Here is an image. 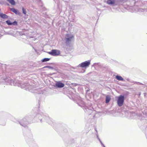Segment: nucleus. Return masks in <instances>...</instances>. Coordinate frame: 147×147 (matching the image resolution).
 <instances>
[{
	"label": "nucleus",
	"mask_w": 147,
	"mask_h": 147,
	"mask_svg": "<svg viewBox=\"0 0 147 147\" xmlns=\"http://www.w3.org/2000/svg\"><path fill=\"white\" fill-rule=\"evenodd\" d=\"M5 83L7 85L18 86L32 93L40 94L41 92L40 89L36 88L35 85H30L27 82H20L16 80H13L9 77H6L3 78L0 76V84Z\"/></svg>",
	"instance_id": "1"
},
{
	"label": "nucleus",
	"mask_w": 147,
	"mask_h": 147,
	"mask_svg": "<svg viewBox=\"0 0 147 147\" xmlns=\"http://www.w3.org/2000/svg\"><path fill=\"white\" fill-rule=\"evenodd\" d=\"M37 118L38 119L41 123L45 121L51 125L53 123L52 119L49 116L44 115L42 113L37 114L34 118L35 120Z\"/></svg>",
	"instance_id": "2"
},
{
	"label": "nucleus",
	"mask_w": 147,
	"mask_h": 147,
	"mask_svg": "<svg viewBox=\"0 0 147 147\" xmlns=\"http://www.w3.org/2000/svg\"><path fill=\"white\" fill-rule=\"evenodd\" d=\"M15 122L19 123L22 126L27 127L28 124L32 123V119L30 117L26 116L19 121H14Z\"/></svg>",
	"instance_id": "3"
},
{
	"label": "nucleus",
	"mask_w": 147,
	"mask_h": 147,
	"mask_svg": "<svg viewBox=\"0 0 147 147\" xmlns=\"http://www.w3.org/2000/svg\"><path fill=\"white\" fill-rule=\"evenodd\" d=\"M74 38L73 35L70 34H66L64 38L65 43L67 46H69L72 41L74 40Z\"/></svg>",
	"instance_id": "4"
},
{
	"label": "nucleus",
	"mask_w": 147,
	"mask_h": 147,
	"mask_svg": "<svg viewBox=\"0 0 147 147\" xmlns=\"http://www.w3.org/2000/svg\"><path fill=\"white\" fill-rule=\"evenodd\" d=\"M82 104L80 105L79 103L77 104L80 106L84 107V109L85 112L87 113L88 114L90 115L92 112V109H93L92 107H90V108H88V107L86 106L83 101H81Z\"/></svg>",
	"instance_id": "5"
},
{
	"label": "nucleus",
	"mask_w": 147,
	"mask_h": 147,
	"mask_svg": "<svg viewBox=\"0 0 147 147\" xmlns=\"http://www.w3.org/2000/svg\"><path fill=\"white\" fill-rule=\"evenodd\" d=\"M90 64V60H88L80 63L78 66V67L86 69L89 66Z\"/></svg>",
	"instance_id": "6"
},
{
	"label": "nucleus",
	"mask_w": 147,
	"mask_h": 147,
	"mask_svg": "<svg viewBox=\"0 0 147 147\" xmlns=\"http://www.w3.org/2000/svg\"><path fill=\"white\" fill-rule=\"evenodd\" d=\"M124 97L123 96L120 95L118 97L117 102L118 105L119 107L122 106L124 102Z\"/></svg>",
	"instance_id": "7"
},
{
	"label": "nucleus",
	"mask_w": 147,
	"mask_h": 147,
	"mask_svg": "<svg viewBox=\"0 0 147 147\" xmlns=\"http://www.w3.org/2000/svg\"><path fill=\"white\" fill-rule=\"evenodd\" d=\"M48 53L53 56H57L60 53V51L56 49H52L51 51L48 52Z\"/></svg>",
	"instance_id": "8"
},
{
	"label": "nucleus",
	"mask_w": 147,
	"mask_h": 147,
	"mask_svg": "<svg viewBox=\"0 0 147 147\" xmlns=\"http://www.w3.org/2000/svg\"><path fill=\"white\" fill-rule=\"evenodd\" d=\"M5 22L9 26H17L18 25V22L16 21L11 22L10 20H8L6 21Z\"/></svg>",
	"instance_id": "9"
},
{
	"label": "nucleus",
	"mask_w": 147,
	"mask_h": 147,
	"mask_svg": "<svg viewBox=\"0 0 147 147\" xmlns=\"http://www.w3.org/2000/svg\"><path fill=\"white\" fill-rule=\"evenodd\" d=\"M64 84L60 81L57 82L55 84L56 86L58 88H61L64 87Z\"/></svg>",
	"instance_id": "10"
},
{
	"label": "nucleus",
	"mask_w": 147,
	"mask_h": 147,
	"mask_svg": "<svg viewBox=\"0 0 147 147\" xmlns=\"http://www.w3.org/2000/svg\"><path fill=\"white\" fill-rule=\"evenodd\" d=\"M116 0H108L107 1V3L110 5H116L118 4L116 3Z\"/></svg>",
	"instance_id": "11"
},
{
	"label": "nucleus",
	"mask_w": 147,
	"mask_h": 147,
	"mask_svg": "<svg viewBox=\"0 0 147 147\" xmlns=\"http://www.w3.org/2000/svg\"><path fill=\"white\" fill-rule=\"evenodd\" d=\"M10 10L11 11H12L16 15H19V16L21 15V12H20L18 10L15 9V8H10Z\"/></svg>",
	"instance_id": "12"
},
{
	"label": "nucleus",
	"mask_w": 147,
	"mask_h": 147,
	"mask_svg": "<svg viewBox=\"0 0 147 147\" xmlns=\"http://www.w3.org/2000/svg\"><path fill=\"white\" fill-rule=\"evenodd\" d=\"M0 17L3 19H7L8 18L9 16L6 14L0 12Z\"/></svg>",
	"instance_id": "13"
},
{
	"label": "nucleus",
	"mask_w": 147,
	"mask_h": 147,
	"mask_svg": "<svg viewBox=\"0 0 147 147\" xmlns=\"http://www.w3.org/2000/svg\"><path fill=\"white\" fill-rule=\"evenodd\" d=\"M111 99L110 96L109 95L106 96L105 100V102L106 103H108Z\"/></svg>",
	"instance_id": "14"
},
{
	"label": "nucleus",
	"mask_w": 147,
	"mask_h": 147,
	"mask_svg": "<svg viewBox=\"0 0 147 147\" xmlns=\"http://www.w3.org/2000/svg\"><path fill=\"white\" fill-rule=\"evenodd\" d=\"M118 80L124 81V79L120 76L117 75L115 77Z\"/></svg>",
	"instance_id": "15"
},
{
	"label": "nucleus",
	"mask_w": 147,
	"mask_h": 147,
	"mask_svg": "<svg viewBox=\"0 0 147 147\" xmlns=\"http://www.w3.org/2000/svg\"><path fill=\"white\" fill-rule=\"evenodd\" d=\"M9 2L11 5H14L16 4V3L14 0H7Z\"/></svg>",
	"instance_id": "16"
},
{
	"label": "nucleus",
	"mask_w": 147,
	"mask_h": 147,
	"mask_svg": "<svg viewBox=\"0 0 147 147\" xmlns=\"http://www.w3.org/2000/svg\"><path fill=\"white\" fill-rule=\"evenodd\" d=\"M50 59V58H44L41 60V61L42 62H44L49 61Z\"/></svg>",
	"instance_id": "17"
},
{
	"label": "nucleus",
	"mask_w": 147,
	"mask_h": 147,
	"mask_svg": "<svg viewBox=\"0 0 147 147\" xmlns=\"http://www.w3.org/2000/svg\"><path fill=\"white\" fill-rule=\"evenodd\" d=\"M22 13H23L26 15V9L24 7H22Z\"/></svg>",
	"instance_id": "18"
},
{
	"label": "nucleus",
	"mask_w": 147,
	"mask_h": 147,
	"mask_svg": "<svg viewBox=\"0 0 147 147\" xmlns=\"http://www.w3.org/2000/svg\"><path fill=\"white\" fill-rule=\"evenodd\" d=\"M44 68H48L49 69H53V67L50 66H47L45 67H44Z\"/></svg>",
	"instance_id": "19"
},
{
	"label": "nucleus",
	"mask_w": 147,
	"mask_h": 147,
	"mask_svg": "<svg viewBox=\"0 0 147 147\" xmlns=\"http://www.w3.org/2000/svg\"><path fill=\"white\" fill-rule=\"evenodd\" d=\"M33 1L35 3H40L41 2L40 0H33Z\"/></svg>",
	"instance_id": "20"
},
{
	"label": "nucleus",
	"mask_w": 147,
	"mask_h": 147,
	"mask_svg": "<svg viewBox=\"0 0 147 147\" xmlns=\"http://www.w3.org/2000/svg\"><path fill=\"white\" fill-rule=\"evenodd\" d=\"M28 73V71H25L24 73H22V75H23V76H25V75L27 74Z\"/></svg>",
	"instance_id": "21"
},
{
	"label": "nucleus",
	"mask_w": 147,
	"mask_h": 147,
	"mask_svg": "<svg viewBox=\"0 0 147 147\" xmlns=\"http://www.w3.org/2000/svg\"><path fill=\"white\" fill-rule=\"evenodd\" d=\"M96 138L101 143V140L100 139V138H99L98 135L97 134H96Z\"/></svg>",
	"instance_id": "22"
},
{
	"label": "nucleus",
	"mask_w": 147,
	"mask_h": 147,
	"mask_svg": "<svg viewBox=\"0 0 147 147\" xmlns=\"http://www.w3.org/2000/svg\"><path fill=\"white\" fill-rule=\"evenodd\" d=\"M138 11L139 12H143L144 11V10L143 9L140 8L138 9Z\"/></svg>",
	"instance_id": "23"
},
{
	"label": "nucleus",
	"mask_w": 147,
	"mask_h": 147,
	"mask_svg": "<svg viewBox=\"0 0 147 147\" xmlns=\"http://www.w3.org/2000/svg\"><path fill=\"white\" fill-rule=\"evenodd\" d=\"M119 2L122 3L124 2V0H118Z\"/></svg>",
	"instance_id": "24"
},
{
	"label": "nucleus",
	"mask_w": 147,
	"mask_h": 147,
	"mask_svg": "<svg viewBox=\"0 0 147 147\" xmlns=\"http://www.w3.org/2000/svg\"><path fill=\"white\" fill-rule=\"evenodd\" d=\"M136 84H142L141 83H140L139 82H135Z\"/></svg>",
	"instance_id": "25"
},
{
	"label": "nucleus",
	"mask_w": 147,
	"mask_h": 147,
	"mask_svg": "<svg viewBox=\"0 0 147 147\" xmlns=\"http://www.w3.org/2000/svg\"><path fill=\"white\" fill-rule=\"evenodd\" d=\"M94 129L95 130V131L96 132H97V130H96V127H94Z\"/></svg>",
	"instance_id": "26"
},
{
	"label": "nucleus",
	"mask_w": 147,
	"mask_h": 147,
	"mask_svg": "<svg viewBox=\"0 0 147 147\" xmlns=\"http://www.w3.org/2000/svg\"><path fill=\"white\" fill-rule=\"evenodd\" d=\"M134 1H135V4L136 2L137 1V0H134Z\"/></svg>",
	"instance_id": "27"
},
{
	"label": "nucleus",
	"mask_w": 147,
	"mask_h": 147,
	"mask_svg": "<svg viewBox=\"0 0 147 147\" xmlns=\"http://www.w3.org/2000/svg\"><path fill=\"white\" fill-rule=\"evenodd\" d=\"M103 146V147H105V146H104V145L102 144V146Z\"/></svg>",
	"instance_id": "28"
},
{
	"label": "nucleus",
	"mask_w": 147,
	"mask_h": 147,
	"mask_svg": "<svg viewBox=\"0 0 147 147\" xmlns=\"http://www.w3.org/2000/svg\"><path fill=\"white\" fill-rule=\"evenodd\" d=\"M98 64V63H95L94 64H95V65H96V64Z\"/></svg>",
	"instance_id": "29"
},
{
	"label": "nucleus",
	"mask_w": 147,
	"mask_h": 147,
	"mask_svg": "<svg viewBox=\"0 0 147 147\" xmlns=\"http://www.w3.org/2000/svg\"><path fill=\"white\" fill-rule=\"evenodd\" d=\"M24 71H22V72H23V73H24Z\"/></svg>",
	"instance_id": "30"
}]
</instances>
